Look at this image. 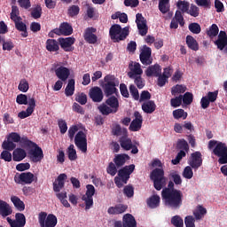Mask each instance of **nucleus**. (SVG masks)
<instances>
[{"label": "nucleus", "instance_id": "1", "mask_svg": "<svg viewBox=\"0 0 227 227\" xmlns=\"http://www.w3.org/2000/svg\"><path fill=\"white\" fill-rule=\"evenodd\" d=\"M149 179L153 182V187L157 191L161 192L162 200L164 206L173 209L178 210L183 206V192L181 190L175 189V182H168V187H166L167 178L164 176V169L155 168L149 174Z\"/></svg>", "mask_w": 227, "mask_h": 227}, {"label": "nucleus", "instance_id": "2", "mask_svg": "<svg viewBox=\"0 0 227 227\" xmlns=\"http://www.w3.org/2000/svg\"><path fill=\"white\" fill-rule=\"evenodd\" d=\"M103 90L99 87H92L89 91V97L94 103H100L104 100V93L106 97H111L118 93V89L116 86L118 83L116 82V77L113 74H107L106 77H103Z\"/></svg>", "mask_w": 227, "mask_h": 227}, {"label": "nucleus", "instance_id": "3", "mask_svg": "<svg viewBox=\"0 0 227 227\" xmlns=\"http://www.w3.org/2000/svg\"><path fill=\"white\" fill-rule=\"evenodd\" d=\"M15 143H20L21 147H39L34 142L27 139V137L19 135L17 132H11L7 135V140L2 143V149L12 152L17 148Z\"/></svg>", "mask_w": 227, "mask_h": 227}, {"label": "nucleus", "instance_id": "4", "mask_svg": "<svg viewBox=\"0 0 227 227\" xmlns=\"http://www.w3.org/2000/svg\"><path fill=\"white\" fill-rule=\"evenodd\" d=\"M77 126L72 125L67 131H68V138L74 140L75 147L83 153H87V135L83 131H77Z\"/></svg>", "mask_w": 227, "mask_h": 227}, {"label": "nucleus", "instance_id": "5", "mask_svg": "<svg viewBox=\"0 0 227 227\" xmlns=\"http://www.w3.org/2000/svg\"><path fill=\"white\" fill-rule=\"evenodd\" d=\"M109 36L113 43H120L129 36V27L121 28L120 25L114 24L109 28Z\"/></svg>", "mask_w": 227, "mask_h": 227}, {"label": "nucleus", "instance_id": "6", "mask_svg": "<svg viewBox=\"0 0 227 227\" xmlns=\"http://www.w3.org/2000/svg\"><path fill=\"white\" fill-rule=\"evenodd\" d=\"M207 215V208L202 206H197V209L193 211V216L187 215L184 217V226L195 227V221H200Z\"/></svg>", "mask_w": 227, "mask_h": 227}, {"label": "nucleus", "instance_id": "7", "mask_svg": "<svg viewBox=\"0 0 227 227\" xmlns=\"http://www.w3.org/2000/svg\"><path fill=\"white\" fill-rule=\"evenodd\" d=\"M142 68H140V64L135 62V64L133 65V69H131V72L128 73V76L130 79L135 80V85L136 88H138V90H142L145 86L144 84V81L142 80V77H140V75H142Z\"/></svg>", "mask_w": 227, "mask_h": 227}, {"label": "nucleus", "instance_id": "8", "mask_svg": "<svg viewBox=\"0 0 227 227\" xmlns=\"http://www.w3.org/2000/svg\"><path fill=\"white\" fill-rule=\"evenodd\" d=\"M212 148H214L212 153L215 157H227V145L225 143L210 140L208 141V149Z\"/></svg>", "mask_w": 227, "mask_h": 227}, {"label": "nucleus", "instance_id": "9", "mask_svg": "<svg viewBox=\"0 0 227 227\" xmlns=\"http://www.w3.org/2000/svg\"><path fill=\"white\" fill-rule=\"evenodd\" d=\"M38 220L41 227H55V225H58V217L55 215H48L46 212L39 213Z\"/></svg>", "mask_w": 227, "mask_h": 227}, {"label": "nucleus", "instance_id": "10", "mask_svg": "<svg viewBox=\"0 0 227 227\" xmlns=\"http://www.w3.org/2000/svg\"><path fill=\"white\" fill-rule=\"evenodd\" d=\"M177 149L181 150L176 156V159L171 160V164L178 165L183 158L186 157V153L189 150L188 143L184 139L177 141Z\"/></svg>", "mask_w": 227, "mask_h": 227}, {"label": "nucleus", "instance_id": "11", "mask_svg": "<svg viewBox=\"0 0 227 227\" xmlns=\"http://www.w3.org/2000/svg\"><path fill=\"white\" fill-rule=\"evenodd\" d=\"M118 143H120L118 145L121 146L123 151H131L132 154L138 153V148L133 144L131 138L127 136L121 137Z\"/></svg>", "mask_w": 227, "mask_h": 227}, {"label": "nucleus", "instance_id": "12", "mask_svg": "<svg viewBox=\"0 0 227 227\" xmlns=\"http://www.w3.org/2000/svg\"><path fill=\"white\" fill-rule=\"evenodd\" d=\"M203 155L200 152L192 153L190 158L188 159V165L186 167H191L193 170H198L203 165Z\"/></svg>", "mask_w": 227, "mask_h": 227}, {"label": "nucleus", "instance_id": "13", "mask_svg": "<svg viewBox=\"0 0 227 227\" xmlns=\"http://www.w3.org/2000/svg\"><path fill=\"white\" fill-rule=\"evenodd\" d=\"M139 59L142 65L145 67L152 65V63H153V58H152V48H149L146 45L142 46V49H140Z\"/></svg>", "mask_w": 227, "mask_h": 227}, {"label": "nucleus", "instance_id": "14", "mask_svg": "<svg viewBox=\"0 0 227 227\" xmlns=\"http://www.w3.org/2000/svg\"><path fill=\"white\" fill-rule=\"evenodd\" d=\"M114 227H137V220L131 214H125L121 217V221H115Z\"/></svg>", "mask_w": 227, "mask_h": 227}, {"label": "nucleus", "instance_id": "15", "mask_svg": "<svg viewBox=\"0 0 227 227\" xmlns=\"http://www.w3.org/2000/svg\"><path fill=\"white\" fill-rule=\"evenodd\" d=\"M134 171H135V165L131 164L129 166H125L117 171L118 179H121V182H123V184H126L127 181H129V176L133 174Z\"/></svg>", "mask_w": 227, "mask_h": 227}, {"label": "nucleus", "instance_id": "16", "mask_svg": "<svg viewBox=\"0 0 227 227\" xmlns=\"http://www.w3.org/2000/svg\"><path fill=\"white\" fill-rule=\"evenodd\" d=\"M33 178H35V176L31 172H24L15 175L14 181L17 184H31L35 180Z\"/></svg>", "mask_w": 227, "mask_h": 227}, {"label": "nucleus", "instance_id": "17", "mask_svg": "<svg viewBox=\"0 0 227 227\" xmlns=\"http://www.w3.org/2000/svg\"><path fill=\"white\" fill-rule=\"evenodd\" d=\"M75 43V38L67 37V38H59L57 39V44L60 45L61 49L65 51V52H72L74 51V43Z\"/></svg>", "mask_w": 227, "mask_h": 227}, {"label": "nucleus", "instance_id": "18", "mask_svg": "<svg viewBox=\"0 0 227 227\" xmlns=\"http://www.w3.org/2000/svg\"><path fill=\"white\" fill-rule=\"evenodd\" d=\"M137 20L135 22L137 23V28L138 29V33L141 36H145L147 35V25L145 19L142 16V13H137Z\"/></svg>", "mask_w": 227, "mask_h": 227}, {"label": "nucleus", "instance_id": "19", "mask_svg": "<svg viewBox=\"0 0 227 227\" xmlns=\"http://www.w3.org/2000/svg\"><path fill=\"white\" fill-rule=\"evenodd\" d=\"M96 28L94 27H87L85 29V33L83 34V39L89 44H96L98 42V36L95 35Z\"/></svg>", "mask_w": 227, "mask_h": 227}, {"label": "nucleus", "instance_id": "20", "mask_svg": "<svg viewBox=\"0 0 227 227\" xmlns=\"http://www.w3.org/2000/svg\"><path fill=\"white\" fill-rule=\"evenodd\" d=\"M134 116H135V119L128 126H129V130L133 132H137L140 130V129L142 128V121H143L142 114H140L139 112H135Z\"/></svg>", "mask_w": 227, "mask_h": 227}, {"label": "nucleus", "instance_id": "21", "mask_svg": "<svg viewBox=\"0 0 227 227\" xmlns=\"http://www.w3.org/2000/svg\"><path fill=\"white\" fill-rule=\"evenodd\" d=\"M29 159L34 163H38L43 160L44 154L43 153V149L41 147H35V149L29 151Z\"/></svg>", "mask_w": 227, "mask_h": 227}, {"label": "nucleus", "instance_id": "22", "mask_svg": "<svg viewBox=\"0 0 227 227\" xmlns=\"http://www.w3.org/2000/svg\"><path fill=\"white\" fill-rule=\"evenodd\" d=\"M55 76L57 79L61 80V82H66L70 76V69L65 67H59L55 69Z\"/></svg>", "mask_w": 227, "mask_h": 227}, {"label": "nucleus", "instance_id": "23", "mask_svg": "<svg viewBox=\"0 0 227 227\" xmlns=\"http://www.w3.org/2000/svg\"><path fill=\"white\" fill-rule=\"evenodd\" d=\"M157 109V105H155V101L148 100L142 103V112L144 114H152Z\"/></svg>", "mask_w": 227, "mask_h": 227}, {"label": "nucleus", "instance_id": "24", "mask_svg": "<svg viewBox=\"0 0 227 227\" xmlns=\"http://www.w3.org/2000/svg\"><path fill=\"white\" fill-rule=\"evenodd\" d=\"M65 180H67V174H61L57 176V183H53V192H61V190L65 187Z\"/></svg>", "mask_w": 227, "mask_h": 227}, {"label": "nucleus", "instance_id": "25", "mask_svg": "<svg viewBox=\"0 0 227 227\" xmlns=\"http://www.w3.org/2000/svg\"><path fill=\"white\" fill-rule=\"evenodd\" d=\"M127 210V205L116 204L114 207H111L107 209V214L111 215H121Z\"/></svg>", "mask_w": 227, "mask_h": 227}, {"label": "nucleus", "instance_id": "26", "mask_svg": "<svg viewBox=\"0 0 227 227\" xmlns=\"http://www.w3.org/2000/svg\"><path fill=\"white\" fill-rule=\"evenodd\" d=\"M12 213L13 210L12 209V207H10L7 202L0 200V215L2 217H7L12 215Z\"/></svg>", "mask_w": 227, "mask_h": 227}, {"label": "nucleus", "instance_id": "27", "mask_svg": "<svg viewBox=\"0 0 227 227\" xmlns=\"http://www.w3.org/2000/svg\"><path fill=\"white\" fill-rule=\"evenodd\" d=\"M11 152H13V153H11V156H13V161L15 162H20L26 159V151L22 148L13 149Z\"/></svg>", "mask_w": 227, "mask_h": 227}, {"label": "nucleus", "instance_id": "28", "mask_svg": "<svg viewBox=\"0 0 227 227\" xmlns=\"http://www.w3.org/2000/svg\"><path fill=\"white\" fill-rule=\"evenodd\" d=\"M160 74V66L159 64H155L145 69V76L147 77H157Z\"/></svg>", "mask_w": 227, "mask_h": 227}, {"label": "nucleus", "instance_id": "29", "mask_svg": "<svg viewBox=\"0 0 227 227\" xmlns=\"http://www.w3.org/2000/svg\"><path fill=\"white\" fill-rule=\"evenodd\" d=\"M129 160V155H127L125 153H121V154H116V156H114V159L113 160V161L114 163V165H116V167L121 168L125 164V161Z\"/></svg>", "mask_w": 227, "mask_h": 227}, {"label": "nucleus", "instance_id": "30", "mask_svg": "<svg viewBox=\"0 0 227 227\" xmlns=\"http://www.w3.org/2000/svg\"><path fill=\"white\" fill-rule=\"evenodd\" d=\"M186 46H188V49L191 51H200V43H198V41H195L192 35H186Z\"/></svg>", "mask_w": 227, "mask_h": 227}, {"label": "nucleus", "instance_id": "31", "mask_svg": "<svg viewBox=\"0 0 227 227\" xmlns=\"http://www.w3.org/2000/svg\"><path fill=\"white\" fill-rule=\"evenodd\" d=\"M98 110H99L101 114L107 116L111 114H116V112H118V107L113 108L106 104H101V106H98Z\"/></svg>", "mask_w": 227, "mask_h": 227}, {"label": "nucleus", "instance_id": "32", "mask_svg": "<svg viewBox=\"0 0 227 227\" xmlns=\"http://www.w3.org/2000/svg\"><path fill=\"white\" fill-rule=\"evenodd\" d=\"M59 46L58 41H55V39L46 40V51H48V52H58L59 51Z\"/></svg>", "mask_w": 227, "mask_h": 227}, {"label": "nucleus", "instance_id": "33", "mask_svg": "<svg viewBox=\"0 0 227 227\" xmlns=\"http://www.w3.org/2000/svg\"><path fill=\"white\" fill-rule=\"evenodd\" d=\"M160 203V197L159 195H153L147 199L146 204L147 207L151 209L159 207V204Z\"/></svg>", "mask_w": 227, "mask_h": 227}, {"label": "nucleus", "instance_id": "34", "mask_svg": "<svg viewBox=\"0 0 227 227\" xmlns=\"http://www.w3.org/2000/svg\"><path fill=\"white\" fill-rule=\"evenodd\" d=\"M168 176L172 180L171 183L176 184V185H181L183 184V179H181V175H179V172L171 170Z\"/></svg>", "mask_w": 227, "mask_h": 227}, {"label": "nucleus", "instance_id": "35", "mask_svg": "<svg viewBox=\"0 0 227 227\" xmlns=\"http://www.w3.org/2000/svg\"><path fill=\"white\" fill-rule=\"evenodd\" d=\"M183 13H186L193 18H198L200 16V7L195 6L194 4H192L189 9L186 11H179Z\"/></svg>", "mask_w": 227, "mask_h": 227}, {"label": "nucleus", "instance_id": "36", "mask_svg": "<svg viewBox=\"0 0 227 227\" xmlns=\"http://www.w3.org/2000/svg\"><path fill=\"white\" fill-rule=\"evenodd\" d=\"M74 85H75V81L74 79L68 80L67 88H65V96L72 97L74 95V91L75 90Z\"/></svg>", "mask_w": 227, "mask_h": 227}, {"label": "nucleus", "instance_id": "37", "mask_svg": "<svg viewBox=\"0 0 227 227\" xmlns=\"http://www.w3.org/2000/svg\"><path fill=\"white\" fill-rule=\"evenodd\" d=\"M11 202L13 203V206H15V208H17V210L20 212L24 211V208H25L24 202L20 200L19 197L11 196Z\"/></svg>", "mask_w": 227, "mask_h": 227}, {"label": "nucleus", "instance_id": "38", "mask_svg": "<svg viewBox=\"0 0 227 227\" xmlns=\"http://www.w3.org/2000/svg\"><path fill=\"white\" fill-rule=\"evenodd\" d=\"M159 11L162 14L169 12V0H159Z\"/></svg>", "mask_w": 227, "mask_h": 227}, {"label": "nucleus", "instance_id": "39", "mask_svg": "<svg viewBox=\"0 0 227 227\" xmlns=\"http://www.w3.org/2000/svg\"><path fill=\"white\" fill-rule=\"evenodd\" d=\"M186 92V86L177 84L174 87H171V96H177L178 94H184Z\"/></svg>", "mask_w": 227, "mask_h": 227}, {"label": "nucleus", "instance_id": "40", "mask_svg": "<svg viewBox=\"0 0 227 227\" xmlns=\"http://www.w3.org/2000/svg\"><path fill=\"white\" fill-rule=\"evenodd\" d=\"M179 97H181V101H183L184 106H190L193 101V95L191 92H186L184 95H179Z\"/></svg>", "mask_w": 227, "mask_h": 227}, {"label": "nucleus", "instance_id": "41", "mask_svg": "<svg viewBox=\"0 0 227 227\" xmlns=\"http://www.w3.org/2000/svg\"><path fill=\"white\" fill-rule=\"evenodd\" d=\"M172 115H174V119L176 120H186L188 117V114H186V112H184L183 109L174 110V112H172Z\"/></svg>", "mask_w": 227, "mask_h": 227}, {"label": "nucleus", "instance_id": "42", "mask_svg": "<svg viewBox=\"0 0 227 227\" xmlns=\"http://www.w3.org/2000/svg\"><path fill=\"white\" fill-rule=\"evenodd\" d=\"M54 30H61L65 35H72L73 29L72 26L69 23H61L59 28H55Z\"/></svg>", "mask_w": 227, "mask_h": 227}, {"label": "nucleus", "instance_id": "43", "mask_svg": "<svg viewBox=\"0 0 227 227\" xmlns=\"http://www.w3.org/2000/svg\"><path fill=\"white\" fill-rule=\"evenodd\" d=\"M214 44L217 47V50H225V52H227V39H217L214 42Z\"/></svg>", "mask_w": 227, "mask_h": 227}, {"label": "nucleus", "instance_id": "44", "mask_svg": "<svg viewBox=\"0 0 227 227\" xmlns=\"http://www.w3.org/2000/svg\"><path fill=\"white\" fill-rule=\"evenodd\" d=\"M43 14V8L41 5L37 4L34 9L31 10V18L33 19H41V15Z\"/></svg>", "mask_w": 227, "mask_h": 227}, {"label": "nucleus", "instance_id": "45", "mask_svg": "<svg viewBox=\"0 0 227 227\" xmlns=\"http://www.w3.org/2000/svg\"><path fill=\"white\" fill-rule=\"evenodd\" d=\"M149 99H152V94H150L147 90H142V92H140V94L138 95V100L136 101L142 103L148 102L150 101Z\"/></svg>", "mask_w": 227, "mask_h": 227}, {"label": "nucleus", "instance_id": "46", "mask_svg": "<svg viewBox=\"0 0 227 227\" xmlns=\"http://www.w3.org/2000/svg\"><path fill=\"white\" fill-rule=\"evenodd\" d=\"M221 31H219V28L217 27V25L212 24L208 30H207V35L210 38L215 37L217 34H219Z\"/></svg>", "mask_w": 227, "mask_h": 227}, {"label": "nucleus", "instance_id": "47", "mask_svg": "<svg viewBox=\"0 0 227 227\" xmlns=\"http://www.w3.org/2000/svg\"><path fill=\"white\" fill-rule=\"evenodd\" d=\"M11 20H13V22L15 23V29L19 31H27L26 24L22 22V19H11Z\"/></svg>", "mask_w": 227, "mask_h": 227}, {"label": "nucleus", "instance_id": "48", "mask_svg": "<svg viewBox=\"0 0 227 227\" xmlns=\"http://www.w3.org/2000/svg\"><path fill=\"white\" fill-rule=\"evenodd\" d=\"M188 30L193 35H200L201 33V26L199 23H190L188 25Z\"/></svg>", "mask_w": 227, "mask_h": 227}, {"label": "nucleus", "instance_id": "49", "mask_svg": "<svg viewBox=\"0 0 227 227\" xmlns=\"http://www.w3.org/2000/svg\"><path fill=\"white\" fill-rule=\"evenodd\" d=\"M106 106L113 109H117L119 107L118 98H116L114 96L107 98V100H106Z\"/></svg>", "mask_w": 227, "mask_h": 227}, {"label": "nucleus", "instance_id": "50", "mask_svg": "<svg viewBox=\"0 0 227 227\" xmlns=\"http://www.w3.org/2000/svg\"><path fill=\"white\" fill-rule=\"evenodd\" d=\"M171 225H174L176 227H184V220L181 218L179 215H174L171 217Z\"/></svg>", "mask_w": 227, "mask_h": 227}, {"label": "nucleus", "instance_id": "51", "mask_svg": "<svg viewBox=\"0 0 227 227\" xmlns=\"http://www.w3.org/2000/svg\"><path fill=\"white\" fill-rule=\"evenodd\" d=\"M10 151H2L0 153V160H3L5 162H12L13 160V155H12V153H9Z\"/></svg>", "mask_w": 227, "mask_h": 227}, {"label": "nucleus", "instance_id": "52", "mask_svg": "<svg viewBox=\"0 0 227 227\" xmlns=\"http://www.w3.org/2000/svg\"><path fill=\"white\" fill-rule=\"evenodd\" d=\"M75 102L79 103L82 106H85L87 104V95L83 92L77 93L75 95Z\"/></svg>", "mask_w": 227, "mask_h": 227}, {"label": "nucleus", "instance_id": "53", "mask_svg": "<svg viewBox=\"0 0 227 227\" xmlns=\"http://www.w3.org/2000/svg\"><path fill=\"white\" fill-rule=\"evenodd\" d=\"M121 133H123L124 136L127 135V129H122L120 124H116L113 127V136L119 137Z\"/></svg>", "mask_w": 227, "mask_h": 227}, {"label": "nucleus", "instance_id": "54", "mask_svg": "<svg viewBox=\"0 0 227 227\" xmlns=\"http://www.w3.org/2000/svg\"><path fill=\"white\" fill-rule=\"evenodd\" d=\"M57 126L59 127V130L61 132V135H65L67 133V130L69 129V128L67 126V121L63 119H59L57 121Z\"/></svg>", "mask_w": 227, "mask_h": 227}, {"label": "nucleus", "instance_id": "55", "mask_svg": "<svg viewBox=\"0 0 227 227\" xmlns=\"http://www.w3.org/2000/svg\"><path fill=\"white\" fill-rule=\"evenodd\" d=\"M20 12L19 11V7L16 5L11 6V20H17V19H22L20 16Z\"/></svg>", "mask_w": 227, "mask_h": 227}, {"label": "nucleus", "instance_id": "56", "mask_svg": "<svg viewBox=\"0 0 227 227\" xmlns=\"http://www.w3.org/2000/svg\"><path fill=\"white\" fill-rule=\"evenodd\" d=\"M67 14L70 18L76 17L79 14V6L72 5L68 7Z\"/></svg>", "mask_w": 227, "mask_h": 227}, {"label": "nucleus", "instance_id": "57", "mask_svg": "<svg viewBox=\"0 0 227 227\" xmlns=\"http://www.w3.org/2000/svg\"><path fill=\"white\" fill-rule=\"evenodd\" d=\"M192 169H193L192 167H185L184 169H183V177H184V179L190 180L193 177V171Z\"/></svg>", "mask_w": 227, "mask_h": 227}, {"label": "nucleus", "instance_id": "58", "mask_svg": "<svg viewBox=\"0 0 227 227\" xmlns=\"http://www.w3.org/2000/svg\"><path fill=\"white\" fill-rule=\"evenodd\" d=\"M67 153H68V160L70 161H74L77 159V154L75 153V149H74V145H70L68 146Z\"/></svg>", "mask_w": 227, "mask_h": 227}, {"label": "nucleus", "instance_id": "59", "mask_svg": "<svg viewBox=\"0 0 227 227\" xmlns=\"http://www.w3.org/2000/svg\"><path fill=\"white\" fill-rule=\"evenodd\" d=\"M192 6V4H188V2L184 1V0H179L177 2V9L186 12V10L190 9V7Z\"/></svg>", "mask_w": 227, "mask_h": 227}, {"label": "nucleus", "instance_id": "60", "mask_svg": "<svg viewBox=\"0 0 227 227\" xmlns=\"http://www.w3.org/2000/svg\"><path fill=\"white\" fill-rule=\"evenodd\" d=\"M29 89V84L27 83V81L25 79L20 80V82L19 83V90L20 92L26 93L27 92V90Z\"/></svg>", "mask_w": 227, "mask_h": 227}, {"label": "nucleus", "instance_id": "61", "mask_svg": "<svg viewBox=\"0 0 227 227\" xmlns=\"http://www.w3.org/2000/svg\"><path fill=\"white\" fill-rule=\"evenodd\" d=\"M27 101H29V98H27V96L24 94H19L17 96V104L20 106H26L27 105Z\"/></svg>", "mask_w": 227, "mask_h": 227}, {"label": "nucleus", "instance_id": "62", "mask_svg": "<svg viewBox=\"0 0 227 227\" xmlns=\"http://www.w3.org/2000/svg\"><path fill=\"white\" fill-rule=\"evenodd\" d=\"M11 223H26V216L22 213L15 214V220H11Z\"/></svg>", "mask_w": 227, "mask_h": 227}, {"label": "nucleus", "instance_id": "63", "mask_svg": "<svg viewBox=\"0 0 227 227\" xmlns=\"http://www.w3.org/2000/svg\"><path fill=\"white\" fill-rule=\"evenodd\" d=\"M129 94H131L133 99L138 100V89L133 84L129 85Z\"/></svg>", "mask_w": 227, "mask_h": 227}, {"label": "nucleus", "instance_id": "64", "mask_svg": "<svg viewBox=\"0 0 227 227\" xmlns=\"http://www.w3.org/2000/svg\"><path fill=\"white\" fill-rule=\"evenodd\" d=\"M82 200L85 201V210L90 209L93 205L92 197H82Z\"/></svg>", "mask_w": 227, "mask_h": 227}]
</instances>
